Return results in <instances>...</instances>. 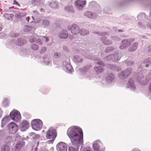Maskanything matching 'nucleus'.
I'll use <instances>...</instances> for the list:
<instances>
[{
  "mask_svg": "<svg viewBox=\"0 0 151 151\" xmlns=\"http://www.w3.org/2000/svg\"><path fill=\"white\" fill-rule=\"evenodd\" d=\"M67 134L73 145L77 146L83 142V133L82 129L76 126L69 128Z\"/></svg>",
  "mask_w": 151,
  "mask_h": 151,
  "instance_id": "1",
  "label": "nucleus"
},
{
  "mask_svg": "<svg viewBox=\"0 0 151 151\" xmlns=\"http://www.w3.org/2000/svg\"><path fill=\"white\" fill-rule=\"evenodd\" d=\"M56 130L53 127H50L46 133V137L49 140L46 142L48 144H52L57 136Z\"/></svg>",
  "mask_w": 151,
  "mask_h": 151,
  "instance_id": "2",
  "label": "nucleus"
},
{
  "mask_svg": "<svg viewBox=\"0 0 151 151\" xmlns=\"http://www.w3.org/2000/svg\"><path fill=\"white\" fill-rule=\"evenodd\" d=\"M32 128L36 130H40L42 127L43 124L42 121L39 119L33 120L31 122Z\"/></svg>",
  "mask_w": 151,
  "mask_h": 151,
  "instance_id": "3",
  "label": "nucleus"
},
{
  "mask_svg": "<svg viewBox=\"0 0 151 151\" xmlns=\"http://www.w3.org/2000/svg\"><path fill=\"white\" fill-rule=\"evenodd\" d=\"M11 118L16 122L18 121L21 119V116L19 112L16 110H14L10 114Z\"/></svg>",
  "mask_w": 151,
  "mask_h": 151,
  "instance_id": "4",
  "label": "nucleus"
},
{
  "mask_svg": "<svg viewBox=\"0 0 151 151\" xmlns=\"http://www.w3.org/2000/svg\"><path fill=\"white\" fill-rule=\"evenodd\" d=\"M134 40V38L125 39L122 41V44L120 46L121 49H124L129 47L131 44V42Z\"/></svg>",
  "mask_w": 151,
  "mask_h": 151,
  "instance_id": "5",
  "label": "nucleus"
},
{
  "mask_svg": "<svg viewBox=\"0 0 151 151\" xmlns=\"http://www.w3.org/2000/svg\"><path fill=\"white\" fill-rule=\"evenodd\" d=\"M9 132L10 134H14L18 130V127L15 123L12 122L8 125Z\"/></svg>",
  "mask_w": 151,
  "mask_h": 151,
  "instance_id": "6",
  "label": "nucleus"
},
{
  "mask_svg": "<svg viewBox=\"0 0 151 151\" xmlns=\"http://www.w3.org/2000/svg\"><path fill=\"white\" fill-rule=\"evenodd\" d=\"M68 29L74 35L77 34L80 32L79 27L76 24H73L71 27H68Z\"/></svg>",
  "mask_w": 151,
  "mask_h": 151,
  "instance_id": "7",
  "label": "nucleus"
},
{
  "mask_svg": "<svg viewBox=\"0 0 151 151\" xmlns=\"http://www.w3.org/2000/svg\"><path fill=\"white\" fill-rule=\"evenodd\" d=\"M86 3L85 1L76 0L75 1V6L79 10L83 9Z\"/></svg>",
  "mask_w": 151,
  "mask_h": 151,
  "instance_id": "8",
  "label": "nucleus"
},
{
  "mask_svg": "<svg viewBox=\"0 0 151 151\" xmlns=\"http://www.w3.org/2000/svg\"><path fill=\"white\" fill-rule=\"evenodd\" d=\"M57 149L58 151H67V146L63 142H60L57 145Z\"/></svg>",
  "mask_w": 151,
  "mask_h": 151,
  "instance_id": "9",
  "label": "nucleus"
},
{
  "mask_svg": "<svg viewBox=\"0 0 151 151\" xmlns=\"http://www.w3.org/2000/svg\"><path fill=\"white\" fill-rule=\"evenodd\" d=\"M29 126V122L27 121L23 120L20 124V129L22 131H25L28 128Z\"/></svg>",
  "mask_w": 151,
  "mask_h": 151,
  "instance_id": "10",
  "label": "nucleus"
},
{
  "mask_svg": "<svg viewBox=\"0 0 151 151\" xmlns=\"http://www.w3.org/2000/svg\"><path fill=\"white\" fill-rule=\"evenodd\" d=\"M132 70L130 69H127L122 71L120 75V76H122L123 78H125L128 76L131 72Z\"/></svg>",
  "mask_w": 151,
  "mask_h": 151,
  "instance_id": "11",
  "label": "nucleus"
},
{
  "mask_svg": "<svg viewBox=\"0 0 151 151\" xmlns=\"http://www.w3.org/2000/svg\"><path fill=\"white\" fill-rule=\"evenodd\" d=\"M59 37L61 38L65 39L67 38L68 36V34L66 30H63L61 31L59 34Z\"/></svg>",
  "mask_w": 151,
  "mask_h": 151,
  "instance_id": "12",
  "label": "nucleus"
},
{
  "mask_svg": "<svg viewBox=\"0 0 151 151\" xmlns=\"http://www.w3.org/2000/svg\"><path fill=\"white\" fill-rule=\"evenodd\" d=\"M138 45V43L137 42L133 43L131 46L129 48V51H134L137 49Z\"/></svg>",
  "mask_w": 151,
  "mask_h": 151,
  "instance_id": "13",
  "label": "nucleus"
},
{
  "mask_svg": "<svg viewBox=\"0 0 151 151\" xmlns=\"http://www.w3.org/2000/svg\"><path fill=\"white\" fill-rule=\"evenodd\" d=\"M106 38L105 37H103L101 38V40H104V43L106 45H109L111 43V40L106 39Z\"/></svg>",
  "mask_w": 151,
  "mask_h": 151,
  "instance_id": "14",
  "label": "nucleus"
},
{
  "mask_svg": "<svg viewBox=\"0 0 151 151\" xmlns=\"http://www.w3.org/2000/svg\"><path fill=\"white\" fill-rule=\"evenodd\" d=\"M94 69L96 71L98 74L101 73L104 71V69L103 68L100 66L95 67L94 68Z\"/></svg>",
  "mask_w": 151,
  "mask_h": 151,
  "instance_id": "15",
  "label": "nucleus"
},
{
  "mask_svg": "<svg viewBox=\"0 0 151 151\" xmlns=\"http://www.w3.org/2000/svg\"><path fill=\"white\" fill-rule=\"evenodd\" d=\"M108 58H114V59H112L113 62H115L119 60L118 56L117 54L115 55H110L108 56Z\"/></svg>",
  "mask_w": 151,
  "mask_h": 151,
  "instance_id": "16",
  "label": "nucleus"
},
{
  "mask_svg": "<svg viewBox=\"0 0 151 151\" xmlns=\"http://www.w3.org/2000/svg\"><path fill=\"white\" fill-rule=\"evenodd\" d=\"M93 147L94 151H99V145L96 143H94L93 145Z\"/></svg>",
  "mask_w": 151,
  "mask_h": 151,
  "instance_id": "17",
  "label": "nucleus"
},
{
  "mask_svg": "<svg viewBox=\"0 0 151 151\" xmlns=\"http://www.w3.org/2000/svg\"><path fill=\"white\" fill-rule=\"evenodd\" d=\"M80 34L82 35H85L89 33L88 31L84 29H82L80 31Z\"/></svg>",
  "mask_w": 151,
  "mask_h": 151,
  "instance_id": "18",
  "label": "nucleus"
},
{
  "mask_svg": "<svg viewBox=\"0 0 151 151\" xmlns=\"http://www.w3.org/2000/svg\"><path fill=\"white\" fill-rule=\"evenodd\" d=\"M114 78V75L112 73L109 74L107 77V80L110 81L113 80Z\"/></svg>",
  "mask_w": 151,
  "mask_h": 151,
  "instance_id": "19",
  "label": "nucleus"
},
{
  "mask_svg": "<svg viewBox=\"0 0 151 151\" xmlns=\"http://www.w3.org/2000/svg\"><path fill=\"white\" fill-rule=\"evenodd\" d=\"M22 142H18L17 144L16 145L15 147L16 150H19L22 147Z\"/></svg>",
  "mask_w": 151,
  "mask_h": 151,
  "instance_id": "20",
  "label": "nucleus"
},
{
  "mask_svg": "<svg viewBox=\"0 0 151 151\" xmlns=\"http://www.w3.org/2000/svg\"><path fill=\"white\" fill-rule=\"evenodd\" d=\"M78 148L77 146L76 148H74L73 147H69L68 151H78Z\"/></svg>",
  "mask_w": 151,
  "mask_h": 151,
  "instance_id": "21",
  "label": "nucleus"
},
{
  "mask_svg": "<svg viewBox=\"0 0 151 151\" xmlns=\"http://www.w3.org/2000/svg\"><path fill=\"white\" fill-rule=\"evenodd\" d=\"M9 147L7 146L3 147L1 148V151H9Z\"/></svg>",
  "mask_w": 151,
  "mask_h": 151,
  "instance_id": "22",
  "label": "nucleus"
},
{
  "mask_svg": "<svg viewBox=\"0 0 151 151\" xmlns=\"http://www.w3.org/2000/svg\"><path fill=\"white\" fill-rule=\"evenodd\" d=\"M32 48L34 50H37L38 49V46L35 44H33L31 45Z\"/></svg>",
  "mask_w": 151,
  "mask_h": 151,
  "instance_id": "23",
  "label": "nucleus"
},
{
  "mask_svg": "<svg viewBox=\"0 0 151 151\" xmlns=\"http://www.w3.org/2000/svg\"><path fill=\"white\" fill-rule=\"evenodd\" d=\"M42 24L45 27L46 26L48 25L49 24V21L46 20H44L42 21Z\"/></svg>",
  "mask_w": 151,
  "mask_h": 151,
  "instance_id": "24",
  "label": "nucleus"
},
{
  "mask_svg": "<svg viewBox=\"0 0 151 151\" xmlns=\"http://www.w3.org/2000/svg\"><path fill=\"white\" fill-rule=\"evenodd\" d=\"M85 15L89 18L91 17L92 16V14L91 12H86L85 13Z\"/></svg>",
  "mask_w": 151,
  "mask_h": 151,
  "instance_id": "25",
  "label": "nucleus"
},
{
  "mask_svg": "<svg viewBox=\"0 0 151 151\" xmlns=\"http://www.w3.org/2000/svg\"><path fill=\"white\" fill-rule=\"evenodd\" d=\"M114 49L112 47H109L106 48L105 50V52H108L111 51L113 50Z\"/></svg>",
  "mask_w": 151,
  "mask_h": 151,
  "instance_id": "26",
  "label": "nucleus"
},
{
  "mask_svg": "<svg viewBox=\"0 0 151 151\" xmlns=\"http://www.w3.org/2000/svg\"><path fill=\"white\" fill-rule=\"evenodd\" d=\"M12 15V14H5V17L8 19L9 20L12 18L11 17Z\"/></svg>",
  "mask_w": 151,
  "mask_h": 151,
  "instance_id": "27",
  "label": "nucleus"
},
{
  "mask_svg": "<svg viewBox=\"0 0 151 151\" xmlns=\"http://www.w3.org/2000/svg\"><path fill=\"white\" fill-rule=\"evenodd\" d=\"M33 27L31 26H27L26 27V29L28 32L30 31L33 29Z\"/></svg>",
  "mask_w": 151,
  "mask_h": 151,
  "instance_id": "28",
  "label": "nucleus"
},
{
  "mask_svg": "<svg viewBox=\"0 0 151 151\" xmlns=\"http://www.w3.org/2000/svg\"><path fill=\"white\" fill-rule=\"evenodd\" d=\"M147 62H148V64L146 65V67H148L149 66V65H150L151 63L149 59H147L145 60L144 61V63H146Z\"/></svg>",
  "mask_w": 151,
  "mask_h": 151,
  "instance_id": "29",
  "label": "nucleus"
},
{
  "mask_svg": "<svg viewBox=\"0 0 151 151\" xmlns=\"http://www.w3.org/2000/svg\"><path fill=\"white\" fill-rule=\"evenodd\" d=\"M65 9L67 11L72 10L73 9V7L71 6H67L65 7Z\"/></svg>",
  "mask_w": 151,
  "mask_h": 151,
  "instance_id": "30",
  "label": "nucleus"
},
{
  "mask_svg": "<svg viewBox=\"0 0 151 151\" xmlns=\"http://www.w3.org/2000/svg\"><path fill=\"white\" fill-rule=\"evenodd\" d=\"M83 151H91V148L89 147H87L84 148L83 150Z\"/></svg>",
  "mask_w": 151,
  "mask_h": 151,
  "instance_id": "31",
  "label": "nucleus"
},
{
  "mask_svg": "<svg viewBox=\"0 0 151 151\" xmlns=\"http://www.w3.org/2000/svg\"><path fill=\"white\" fill-rule=\"evenodd\" d=\"M97 63L98 64L101 65L102 66H104V64L103 62H102V61H99Z\"/></svg>",
  "mask_w": 151,
  "mask_h": 151,
  "instance_id": "32",
  "label": "nucleus"
},
{
  "mask_svg": "<svg viewBox=\"0 0 151 151\" xmlns=\"http://www.w3.org/2000/svg\"><path fill=\"white\" fill-rule=\"evenodd\" d=\"M14 4H16L19 6H20V4H19L15 0L14 1V3H13Z\"/></svg>",
  "mask_w": 151,
  "mask_h": 151,
  "instance_id": "33",
  "label": "nucleus"
},
{
  "mask_svg": "<svg viewBox=\"0 0 151 151\" xmlns=\"http://www.w3.org/2000/svg\"><path fill=\"white\" fill-rule=\"evenodd\" d=\"M36 43L39 44H41L42 43V41L40 39H38L36 41Z\"/></svg>",
  "mask_w": 151,
  "mask_h": 151,
  "instance_id": "34",
  "label": "nucleus"
},
{
  "mask_svg": "<svg viewBox=\"0 0 151 151\" xmlns=\"http://www.w3.org/2000/svg\"><path fill=\"white\" fill-rule=\"evenodd\" d=\"M106 59L109 61H112V59H114V58H108V56L106 58Z\"/></svg>",
  "mask_w": 151,
  "mask_h": 151,
  "instance_id": "35",
  "label": "nucleus"
},
{
  "mask_svg": "<svg viewBox=\"0 0 151 151\" xmlns=\"http://www.w3.org/2000/svg\"><path fill=\"white\" fill-rule=\"evenodd\" d=\"M46 50V49L45 47H43L41 50V52H44Z\"/></svg>",
  "mask_w": 151,
  "mask_h": 151,
  "instance_id": "36",
  "label": "nucleus"
},
{
  "mask_svg": "<svg viewBox=\"0 0 151 151\" xmlns=\"http://www.w3.org/2000/svg\"><path fill=\"white\" fill-rule=\"evenodd\" d=\"M59 55L58 53L56 52L54 54V57L55 58H57Z\"/></svg>",
  "mask_w": 151,
  "mask_h": 151,
  "instance_id": "37",
  "label": "nucleus"
},
{
  "mask_svg": "<svg viewBox=\"0 0 151 151\" xmlns=\"http://www.w3.org/2000/svg\"><path fill=\"white\" fill-rule=\"evenodd\" d=\"M20 42H20L19 41L18 42V45H19L22 46L24 45V43H23V42H22V43H21V42Z\"/></svg>",
  "mask_w": 151,
  "mask_h": 151,
  "instance_id": "38",
  "label": "nucleus"
},
{
  "mask_svg": "<svg viewBox=\"0 0 151 151\" xmlns=\"http://www.w3.org/2000/svg\"><path fill=\"white\" fill-rule=\"evenodd\" d=\"M148 26L150 27V28L151 29V21H150L149 22L148 25Z\"/></svg>",
  "mask_w": 151,
  "mask_h": 151,
  "instance_id": "39",
  "label": "nucleus"
},
{
  "mask_svg": "<svg viewBox=\"0 0 151 151\" xmlns=\"http://www.w3.org/2000/svg\"><path fill=\"white\" fill-rule=\"evenodd\" d=\"M139 82H140L141 84L143 85H145L147 83V82H146L145 83L142 82V81H139Z\"/></svg>",
  "mask_w": 151,
  "mask_h": 151,
  "instance_id": "40",
  "label": "nucleus"
},
{
  "mask_svg": "<svg viewBox=\"0 0 151 151\" xmlns=\"http://www.w3.org/2000/svg\"><path fill=\"white\" fill-rule=\"evenodd\" d=\"M32 40V38H30V39H29V41L30 42H35V39H34L33 40Z\"/></svg>",
  "mask_w": 151,
  "mask_h": 151,
  "instance_id": "41",
  "label": "nucleus"
},
{
  "mask_svg": "<svg viewBox=\"0 0 151 151\" xmlns=\"http://www.w3.org/2000/svg\"><path fill=\"white\" fill-rule=\"evenodd\" d=\"M46 39V42H47V41H48L49 40V39H48V38L47 37H44Z\"/></svg>",
  "mask_w": 151,
  "mask_h": 151,
  "instance_id": "42",
  "label": "nucleus"
},
{
  "mask_svg": "<svg viewBox=\"0 0 151 151\" xmlns=\"http://www.w3.org/2000/svg\"><path fill=\"white\" fill-rule=\"evenodd\" d=\"M30 19V17H28L26 18V19L27 20L28 22H29V19Z\"/></svg>",
  "mask_w": 151,
  "mask_h": 151,
  "instance_id": "43",
  "label": "nucleus"
},
{
  "mask_svg": "<svg viewBox=\"0 0 151 151\" xmlns=\"http://www.w3.org/2000/svg\"><path fill=\"white\" fill-rule=\"evenodd\" d=\"M149 88L150 91V92L151 93V83H150Z\"/></svg>",
  "mask_w": 151,
  "mask_h": 151,
  "instance_id": "44",
  "label": "nucleus"
},
{
  "mask_svg": "<svg viewBox=\"0 0 151 151\" xmlns=\"http://www.w3.org/2000/svg\"><path fill=\"white\" fill-rule=\"evenodd\" d=\"M63 48L65 50H67V47H65V46H64L63 47Z\"/></svg>",
  "mask_w": 151,
  "mask_h": 151,
  "instance_id": "45",
  "label": "nucleus"
},
{
  "mask_svg": "<svg viewBox=\"0 0 151 151\" xmlns=\"http://www.w3.org/2000/svg\"><path fill=\"white\" fill-rule=\"evenodd\" d=\"M106 34V33H102L101 35H105Z\"/></svg>",
  "mask_w": 151,
  "mask_h": 151,
  "instance_id": "46",
  "label": "nucleus"
},
{
  "mask_svg": "<svg viewBox=\"0 0 151 151\" xmlns=\"http://www.w3.org/2000/svg\"><path fill=\"white\" fill-rule=\"evenodd\" d=\"M65 61H64L63 63V64H64V65H65Z\"/></svg>",
  "mask_w": 151,
  "mask_h": 151,
  "instance_id": "47",
  "label": "nucleus"
},
{
  "mask_svg": "<svg viewBox=\"0 0 151 151\" xmlns=\"http://www.w3.org/2000/svg\"><path fill=\"white\" fill-rule=\"evenodd\" d=\"M68 66L71 67V66L69 64H68Z\"/></svg>",
  "mask_w": 151,
  "mask_h": 151,
  "instance_id": "48",
  "label": "nucleus"
},
{
  "mask_svg": "<svg viewBox=\"0 0 151 151\" xmlns=\"http://www.w3.org/2000/svg\"><path fill=\"white\" fill-rule=\"evenodd\" d=\"M1 28L0 27V31L1 30Z\"/></svg>",
  "mask_w": 151,
  "mask_h": 151,
  "instance_id": "49",
  "label": "nucleus"
},
{
  "mask_svg": "<svg viewBox=\"0 0 151 151\" xmlns=\"http://www.w3.org/2000/svg\"><path fill=\"white\" fill-rule=\"evenodd\" d=\"M144 79H143L142 78L141 80L142 81Z\"/></svg>",
  "mask_w": 151,
  "mask_h": 151,
  "instance_id": "50",
  "label": "nucleus"
},
{
  "mask_svg": "<svg viewBox=\"0 0 151 151\" xmlns=\"http://www.w3.org/2000/svg\"><path fill=\"white\" fill-rule=\"evenodd\" d=\"M68 67H67V70H69L68 69Z\"/></svg>",
  "mask_w": 151,
  "mask_h": 151,
  "instance_id": "51",
  "label": "nucleus"
},
{
  "mask_svg": "<svg viewBox=\"0 0 151 151\" xmlns=\"http://www.w3.org/2000/svg\"><path fill=\"white\" fill-rule=\"evenodd\" d=\"M137 81H139V78H138V79Z\"/></svg>",
  "mask_w": 151,
  "mask_h": 151,
  "instance_id": "52",
  "label": "nucleus"
},
{
  "mask_svg": "<svg viewBox=\"0 0 151 151\" xmlns=\"http://www.w3.org/2000/svg\"><path fill=\"white\" fill-rule=\"evenodd\" d=\"M129 83H130V81H129L128 83L129 84Z\"/></svg>",
  "mask_w": 151,
  "mask_h": 151,
  "instance_id": "53",
  "label": "nucleus"
}]
</instances>
